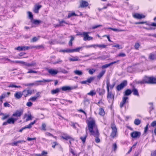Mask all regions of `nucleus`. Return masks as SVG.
<instances>
[{
    "instance_id": "obj_1",
    "label": "nucleus",
    "mask_w": 156,
    "mask_h": 156,
    "mask_svg": "<svg viewBox=\"0 0 156 156\" xmlns=\"http://www.w3.org/2000/svg\"><path fill=\"white\" fill-rule=\"evenodd\" d=\"M87 124L88 129L90 133V135L96 137L95 141L97 143H99L100 141V139L98 138L99 134L95 120H91L89 121Z\"/></svg>"
},
{
    "instance_id": "obj_2",
    "label": "nucleus",
    "mask_w": 156,
    "mask_h": 156,
    "mask_svg": "<svg viewBox=\"0 0 156 156\" xmlns=\"http://www.w3.org/2000/svg\"><path fill=\"white\" fill-rule=\"evenodd\" d=\"M148 83L150 84L156 83V78L153 77L146 76L141 82V83Z\"/></svg>"
},
{
    "instance_id": "obj_3",
    "label": "nucleus",
    "mask_w": 156,
    "mask_h": 156,
    "mask_svg": "<svg viewBox=\"0 0 156 156\" xmlns=\"http://www.w3.org/2000/svg\"><path fill=\"white\" fill-rule=\"evenodd\" d=\"M111 127L112 129L110 136L114 138L117 136V129L114 123H112L111 125Z\"/></svg>"
},
{
    "instance_id": "obj_4",
    "label": "nucleus",
    "mask_w": 156,
    "mask_h": 156,
    "mask_svg": "<svg viewBox=\"0 0 156 156\" xmlns=\"http://www.w3.org/2000/svg\"><path fill=\"white\" fill-rule=\"evenodd\" d=\"M52 80H44L43 79L42 80H38L35 81L34 83H27L25 85L26 86H33L34 85H36L37 86L39 85L40 84L38 83H39L41 82H50L52 81Z\"/></svg>"
},
{
    "instance_id": "obj_5",
    "label": "nucleus",
    "mask_w": 156,
    "mask_h": 156,
    "mask_svg": "<svg viewBox=\"0 0 156 156\" xmlns=\"http://www.w3.org/2000/svg\"><path fill=\"white\" fill-rule=\"evenodd\" d=\"M90 33V32H83L82 34H77V35H80L81 36H83V40L84 41H90L93 39L92 37L89 36L88 34Z\"/></svg>"
},
{
    "instance_id": "obj_6",
    "label": "nucleus",
    "mask_w": 156,
    "mask_h": 156,
    "mask_svg": "<svg viewBox=\"0 0 156 156\" xmlns=\"http://www.w3.org/2000/svg\"><path fill=\"white\" fill-rule=\"evenodd\" d=\"M37 47L34 46H23L20 47L19 46L16 49L19 51H25L30 49L33 48H37Z\"/></svg>"
},
{
    "instance_id": "obj_7",
    "label": "nucleus",
    "mask_w": 156,
    "mask_h": 156,
    "mask_svg": "<svg viewBox=\"0 0 156 156\" xmlns=\"http://www.w3.org/2000/svg\"><path fill=\"white\" fill-rule=\"evenodd\" d=\"M108 84L109 83L107 84V98L109 100H112L113 101L114 99V95L111 92L109 91Z\"/></svg>"
},
{
    "instance_id": "obj_8",
    "label": "nucleus",
    "mask_w": 156,
    "mask_h": 156,
    "mask_svg": "<svg viewBox=\"0 0 156 156\" xmlns=\"http://www.w3.org/2000/svg\"><path fill=\"white\" fill-rule=\"evenodd\" d=\"M140 135L141 133L140 132L136 131H134L130 134L131 137L134 139L139 138Z\"/></svg>"
},
{
    "instance_id": "obj_9",
    "label": "nucleus",
    "mask_w": 156,
    "mask_h": 156,
    "mask_svg": "<svg viewBox=\"0 0 156 156\" xmlns=\"http://www.w3.org/2000/svg\"><path fill=\"white\" fill-rule=\"evenodd\" d=\"M128 97L126 96H124L122 98V101L120 103V108H122L124 105L128 101Z\"/></svg>"
},
{
    "instance_id": "obj_10",
    "label": "nucleus",
    "mask_w": 156,
    "mask_h": 156,
    "mask_svg": "<svg viewBox=\"0 0 156 156\" xmlns=\"http://www.w3.org/2000/svg\"><path fill=\"white\" fill-rule=\"evenodd\" d=\"M127 84V82L126 80H124L119 85H118L116 87L117 90H120L126 86Z\"/></svg>"
},
{
    "instance_id": "obj_11",
    "label": "nucleus",
    "mask_w": 156,
    "mask_h": 156,
    "mask_svg": "<svg viewBox=\"0 0 156 156\" xmlns=\"http://www.w3.org/2000/svg\"><path fill=\"white\" fill-rule=\"evenodd\" d=\"M32 92L33 91L31 90H24L23 91L22 94V95H23L26 97L29 95H31L32 94Z\"/></svg>"
},
{
    "instance_id": "obj_12",
    "label": "nucleus",
    "mask_w": 156,
    "mask_h": 156,
    "mask_svg": "<svg viewBox=\"0 0 156 156\" xmlns=\"http://www.w3.org/2000/svg\"><path fill=\"white\" fill-rule=\"evenodd\" d=\"M48 73L51 75L54 76L57 74L58 72V71L57 69H50L48 70Z\"/></svg>"
},
{
    "instance_id": "obj_13",
    "label": "nucleus",
    "mask_w": 156,
    "mask_h": 156,
    "mask_svg": "<svg viewBox=\"0 0 156 156\" xmlns=\"http://www.w3.org/2000/svg\"><path fill=\"white\" fill-rule=\"evenodd\" d=\"M10 94V92H8L7 93L2 94L0 96V101L2 102H3V99L6 97H8Z\"/></svg>"
},
{
    "instance_id": "obj_14",
    "label": "nucleus",
    "mask_w": 156,
    "mask_h": 156,
    "mask_svg": "<svg viewBox=\"0 0 156 156\" xmlns=\"http://www.w3.org/2000/svg\"><path fill=\"white\" fill-rule=\"evenodd\" d=\"M42 6L39 4H36L35 5L34 9V13H38L39 12V10L41 7Z\"/></svg>"
},
{
    "instance_id": "obj_15",
    "label": "nucleus",
    "mask_w": 156,
    "mask_h": 156,
    "mask_svg": "<svg viewBox=\"0 0 156 156\" xmlns=\"http://www.w3.org/2000/svg\"><path fill=\"white\" fill-rule=\"evenodd\" d=\"M88 5V3L86 1H82L80 2V7L84 8L87 7Z\"/></svg>"
},
{
    "instance_id": "obj_16",
    "label": "nucleus",
    "mask_w": 156,
    "mask_h": 156,
    "mask_svg": "<svg viewBox=\"0 0 156 156\" xmlns=\"http://www.w3.org/2000/svg\"><path fill=\"white\" fill-rule=\"evenodd\" d=\"M133 17L135 18L141 19V18H144L145 16L142 14L135 13L133 15Z\"/></svg>"
},
{
    "instance_id": "obj_17",
    "label": "nucleus",
    "mask_w": 156,
    "mask_h": 156,
    "mask_svg": "<svg viewBox=\"0 0 156 156\" xmlns=\"http://www.w3.org/2000/svg\"><path fill=\"white\" fill-rule=\"evenodd\" d=\"M17 120V119L15 118H9L7 120L8 123V124H14L15 122V121H16Z\"/></svg>"
},
{
    "instance_id": "obj_18",
    "label": "nucleus",
    "mask_w": 156,
    "mask_h": 156,
    "mask_svg": "<svg viewBox=\"0 0 156 156\" xmlns=\"http://www.w3.org/2000/svg\"><path fill=\"white\" fill-rule=\"evenodd\" d=\"M22 95V94L21 92H16L14 94V96L15 97L18 99L20 98L21 97Z\"/></svg>"
},
{
    "instance_id": "obj_19",
    "label": "nucleus",
    "mask_w": 156,
    "mask_h": 156,
    "mask_svg": "<svg viewBox=\"0 0 156 156\" xmlns=\"http://www.w3.org/2000/svg\"><path fill=\"white\" fill-rule=\"evenodd\" d=\"M36 64L35 62H32L31 63H27L25 62V65L27 67H35Z\"/></svg>"
},
{
    "instance_id": "obj_20",
    "label": "nucleus",
    "mask_w": 156,
    "mask_h": 156,
    "mask_svg": "<svg viewBox=\"0 0 156 156\" xmlns=\"http://www.w3.org/2000/svg\"><path fill=\"white\" fill-rule=\"evenodd\" d=\"M22 114V112L20 111H16L15 113L13 114V116L20 117Z\"/></svg>"
},
{
    "instance_id": "obj_21",
    "label": "nucleus",
    "mask_w": 156,
    "mask_h": 156,
    "mask_svg": "<svg viewBox=\"0 0 156 156\" xmlns=\"http://www.w3.org/2000/svg\"><path fill=\"white\" fill-rule=\"evenodd\" d=\"M62 138L66 140H68L69 139H71L73 140H74V139L72 138L70 136L67 134H64L62 136Z\"/></svg>"
},
{
    "instance_id": "obj_22",
    "label": "nucleus",
    "mask_w": 156,
    "mask_h": 156,
    "mask_svg": "<svg viewBox=\"0 0 156 156\" xmlns=\"http://www.w3.org/2000/svg\"><path fill=\"white\" fill-rule=\"evenodd\" d=\"M98 113L101 116H104L105 114L104 110L102 108H101L99 109Z\"/></svg>"
},
{
    "instance_id": "obj_23",
    "label": "nucleus",
    "mask_w": 156,
    "mask_h": 156,
    "mask_svg": "<svg viewBox=\"0 0 156 156\" xmlns=\"http://www.w3.org/2000/svg\"><path fill=\"white\" fill-rule=\"evenodd\" d=\"M132 92V91L130 89L126 90L124 92V96H127L130 95Z\"/></svg>"
},
{
    "instance_id": "obj_24",
    "label": "nucleus",
    "mask_w": 156,
    "mask_h": 156,
    "mask_svg": "<svg viewBox=\"0 0 156 156\" xmlns=\"http://www.w3.org/2000/svg\"><path fill=\"white\" fill-rule=\"evenodd\" d=\"M106 47L107 45H105L104 44H95V49L97 47H98L100 49H102L104 48H106Z\"/></svg>"
},
{
    "instance_id": "obj_25",
    "label": "nucleus",
    "mask_w": 156,
    "mask_h": 156,
    "mask_svg": "<svg viewBox=\"0 0 156 156\" xmlns=\"http://www.w3.org/2000/svg\"><path fill=\"white\" fill-rule=\"evenodd\" d=\"M36 122V121L34 120V122H31L28 125L25 126V129H30L32 127V126Z\"/></svg>"
},
{
    "instance_id": "obj_26",
    "label": "nucleus",
    "mask_w": 156,
    "mask_h": 156,
    "mask_svg": "<svg viewBox=\"0 0 156 156\" xmlns=\"http://www.w3.org/2000/svg\"><path fill=\"white\" fill-rule=\"evenodd\" d=\"M69 60L71 61H76L80 60L79 59L78 57L76 56L73 57L72 58H69Z\"/></svg>"
},
{
    "instance_id": "obj_27",
    "label": "nucleus",
    "mask_w": 156,
    "mask_h": 156,
    "mask_svg": "<svg viewBox=\"0 0 156 156\" xmlns=\"http://www.w3.org/2000/svg\"><path fill=\"white\" fill-rule=\"evenodd\" d=\"M100 95H103L105 92V90L103 89L99 88L98 90Z\"/></svg>"
},
{
    "instance_id": "obj_28",
    "label": "nucleus",
    "mask_w": 156,
    "mask_h": 156,
    "mask_svg": "<svg viewBox=\"0 0 156 156\" xmlns=\"http://www.w3.org/2000/svg\"><path fill=\"white\" fill-rule=\"evenodd\" d=\"M6 60L8 61H11V62L16 63H20V64H24V65H25V62L23 61H11L9 59H7Z\"/></svg>"
},
{
    "instance_id": "obj_29",
    "label": "nucleus",
    "mask_w": 156,
    "mask_h": 156,
    "mask_svg": "<svg viewBox=\"0 0 156 156\" xmlns=\"http://www.w3.org/2000/svg\"><path fill=\"white\" fill-rule=\"evenodd\" d=\"M155 58H156L155 54H151L149 56V58L151 60L155 59Z\"/></svg>"
},
{
    "instance_id": "obj_30",
    "label": "nucleus",
    "mask_w": 156,
    "mask_h": 156,
    "mask_svg": "<svg viewBox=\"0 0 156 156\" xmlns=\"http://www.w3.org/2000/svg\"><path fill=\"white\" fill-rule=\"evenodd\" d=\"M105 70H102L101 72H100L98 75L97 76V77L98 79H100L105 74Z\"/></svg>"
},
{
    "instance_id": "obj_31",
    "label": "nucleus",
    "mask_w": 156,
    "mask_h": 156,
    "mask_svg": "<svg viewBox=\"0 0 156 156\" xmlns=\"http://www.w3.org/2000/svg\"><path fill=\"white\" fill-rule=\"evenodd\" d=\"M60 91V89L57 88L55 90H51V93L52 94H55L58 93Z\"/></svg>"
},
{
    "instance_id": "obj_32",
    "label": "nucleus",
    "mask_w": 156,
    "mask_h": 156,
    "mask_svg": "<svg viewBox=\"0 0 156 156\" xmlns=\"http://www.w3.org/2000/svg\"><path fill=\"white\" fill-rule=\"evenodd\" d=\"M62 90L63 91H66L67 90H71V88L69 86H64L62 87Z\"/></svg>"
},
{
    "instance_id": "obj_33",
    "label": "nucleus",
    "mask_w": 156,
    "mask_h": 156,
    "mask_svg": "<svg viewBox=\"0 0 156 156\" xmlns=\"http://www.w3.org/2000/svg\"><path fill=\"white\" fill-rule=\"evenodd\" d=\"M8 87L20 88L21 87L20 86H17L15 85L14 83H11L8 86Z\"/></svg>"
},
{
    "instance_id": "obj_34",
    "label": "nucleus",
    "mask_w": 156,
    "mask_h": 156,
    "mask_svg": "<svg viewBox=\"0 0 156 156\" xmlns=\"http://www.w3.org/2000/svg\"><path fill=\"white\" fill-rule=\"evenodd\" d=\"M82 47H79L77 48L74 49H71V52H79L80 51V50L81 49Z\"/></svg>"
},
{
    "instance_id": "obj_35",
    "label": "nucleus",
    "mask_w": 156,
    "mask_h": 156,
    "mask_svg": "<svg viewBox=\"0 0 156 156\" xmlns=\"http://www.w3.org/2000/svg\"><path fill=\"white\" fill-rule=\"evenodd\" d=\"M108 29H111V30L116 32H121V31H125V30H120L115 28H112L111 27L108 28Z\"/></svg>"
},
{
    "instance_id": "obj_36",
    "label": "nucleus",
    "mask_w": 156,
    "mask_h": 156,
    "mask_svg": "<svg viewBox=\"0 0 156 156\" xmlns=\"http://www.w3.org/2000/svg\"><path fill=\"white\" fill-rule=\"evenodd\" d=\"M74 73L76 75L80 76L83 73L81 71L76 70L74 71Z\"/></svg>"
},
{
    "instance_id": "obj_37",
    "label": "nucleus",
    "mask_w": 156,
    "mask_h": 156,
    "mask_svg": "<svg viewBox=\"0 0 156 156\" xmlns=\"http://www.w3.org/2000/svg\"><path fill=\"white\" fill-rule=\"evenodd\" d=\"M83 102L85 105H88L90 104V101L89 99L87 98H85L83 101Z\"/></svg>"
},
{
    "instance_id": "obj_38",
    "label": "nucleus",
    "mask_w": 156,
    "mask_h": 156,
    "mask_svg": "<svg viewBox=\"0 0 156 156\" xmlns=\"http://www.w3.org/2000/svg\"><path fill=\"white\" fill-rule=\"evenodd\" d=\"M141 123V121L138 119H136L134 121V123L136 125H139Z\"/></svg>"
},
{
    "instance_id": "obj_39",
    "label": "nucleus",
    "mask_w": 156,
    "mask_h": 156,
    "mask_svg": "<svg viewBox=\"0 0 156 156\" xmlns=\"http://www.w3.org/2000/svg\"><path fill=\"white\" fill-rule=\"evenodd\" d=\"M60 52H62L63 53H69L71 52V49H66L64 50H62L60 51Z\"/></svg>"
},
{
    "instance_id": "obj_40",
    "label": "nucleus",
    "mask_w": 156,
    "mask_h": 156,
    "mask_svg": "<svg viewBox=\"0 0 156 156\" xmlns=\"http://www.w3.org/2000/svg\"><path fill=\"white\" fill-rule=\"evenodd\" d=\"M59 24L58 25H56L55 27H58L60 26H63L64 25L63 24V23L67 24V23L64 21L62 20L59 22Z\"/></svg>"
},
{
    "instance_id": "obj_41",
    "label": "nucleus",
    "mask_w": 156,
    "mask_h": 156,
    "mask_svg": "<svg viewBox=\"0 0 156 156\" xmlns=\"http://www.w3.org/2000/svg\"><path fill=\"white\" fill-rule=\"evenodd\" d=\"M132 91L133 92V94L134 95H136L137 96H139L138 91L136 89H133V90Z\"/></svg>"
},
{
    "instance_id": "obj_42",
    "label": "nucleus",
    "mask_w": 156,
    "mask_h": 156,
    "mask_svg": "<svg viewBox=\"0 0 156 156\" xmlns=\"http://www.w3.org/2000/svg\"><path fill=\"white\" fill-rule=\"evenodd\" d=\"M41 22V21L39 20H34L32 21V23L35 25H38Z\"/></svg>"
},
{
    "instance_id": "obj_43",
    "label": "nucleus",
    "mask_w": 156,
    "mask_h": 156,
    "mask_svg": "<svg viewBox=\"0 0 156 156\" xmlns=\"http://www.w3.org/2000/svg\"><path fill=\"white\" fill-rule=\"evenodd\" d=\"M96 94V92L94 90H91L90 91V92L89 93H88L87 94V95L91 96H93L94 95H95Z\"/></svg>"
},
{
    "instance_id": "obj_44",
    "label": "nucleus",
    "mask_w": 156,
    "mask_h": 156,
    "mask_svg": "<svg viewBox=\"0 0 156 156\" xmlns=\"http://www.w3.org/2000/svg\"><path fill=\"white\" fill-rule=\"evenodd\" d=\"M95 77H91L87 79V82L88 83H90L94 79Z\"/></svg>"
},
{
    "instance_id": "obj_45",
    "label": "nucleus",
    "mask_w": 156,
    "mask_h": 156,
    "mask_svg": "<svg viewBox=\"0 0 156 156\" xmlns=\"http://www.w3.org/2000/svg\"><path fill=\"white\" fill-rule=\"evenodd\" d=\"M87 137V135H86L83 136H81L80 137V139L82 140L83 143H84L85 142Z\"/></svg>"
},
{
    "instance_id": "obj_46",
    "label": "nucleus",
    "mask_w": 156,
    "mask_h": 156,
    "mask_svg": "<svg viewBox=\"0 0 156 156\" xmlns=\"http://www.w3.org/2000/svg\"><path fill=\"white\" fill-rule=\"evenodd\" d=\"M70 37H71V39L69 42V46H71L72 45V41L74 40V38L73 36H71Z\"/></svg>"
},
{
    "instance_id": "obj_47",
    "label": "nucleus",
    "mask_w": 156,
    "mask_h": 156,
    "mask_svg": "<svg viewBox=\"0 0 156 156\" xmlns=\"http://www.w3.org/2000/svg\"><path fill=\"white\" fill-rule=\"evenodd\" d=\"M27 116V118L26 119V122H27L29 120H32V116L31 115H25V116Z\"/></svg>"
},
{
    "instance_id": "obj_48",
    "label": "nucleus",
    "mask_w": 156,
    "mask_h": 156,
    "mask_svg": "<svg viewBox=\"0 0 156 156\" xmlns=\"http://www.w3.org/2000/svg\"><path fill=\"white\" fill-rule=\"evenodd\" d=\"M37 97H36L35 96H34L33 97H31L30 99L29 100V101H35L37 99Z\"/></svg>"
},
{
    "instance_id": "obj_49",
    "label": "nucleus",
    "mask_w": 156,
    "mask_h": 156,
    "mask_svg": "<svg viewBox=\"0 0 156 156\" xmlns=\"http://www.w3.org/2000/svg\"><path fill=\"white\" fill-rule=\"evenodd\" d=\"M26 69H28L29 70V71L27 72V73H37V72L36 71H34L32 70V69H27V67H26Z\"/></svg>"
},
{
    "instance_id": "obj_50",
    "label": "nucleus",
    "mask_w": 156,
    "mask_h": 156,
    "mask_svg": "<svg viewBox=\"0 0 156 156\" xmlns=\"http://www.w3.org/2000/svg\"><path fill=\"white\" fill-rule=\"evenodd\" d=\"M86 48H89L93 47L95 49V44L86 45L85 47Z\"/></svg>"
},
{
    "instance_id": "obj_51",
    "label": "nucleus",
    "mask_w": 156,
    "mask_h": 156,
    "mask_svg": "<svg viewBox=\"0 0 156 156\" xmlns=\"http://www.w3.org/2000/svg\"><path fill=\"white\" fill-rule=\"evenodd\" d=\"M117 146L116 144H113L112 145V148L114 151H115L117 150Z\"/></svg>"
},
{
    "instance_id": "obj_52",
    "label": "nucleus",
    "mask_w": 156,
    "mask_h": 156,
    "mask_svg": "<svg viewBox=\"0 0 156 156\" xmlns=\"http://www.w3.org/2000/svg\"><path fill=\"white\" fill-rule=\"evenodd\" d=\"M46 125L45 123H43L42 124V130L45 131L46 130Z\"/></svg>"
},
{
    "instance_id": "obj_53",
    "label": "nucleus",
    "mask_w": 156,
    "mask_h": 156,
    "mask_svg": "<svg viewBox=\"0 0 156 156\" xmlns=\"http://www.w3.org/2000/svg\"><path fill=\"white\" fill-rule=\"evenodd\" d=\"M96 70L94 69H90L89 70V73L90 74L92 75V74Z\"/></svg>"
},
{
    "instance_id": "obj_54",
    "label": "nucleus",
    "mask_w": 156,
    "mask_h": 156,
    "mask_svg": "<svg viewBox=\"0 0 156 156\" xmlns=\"http://www.w3.org/2000/svg\"><path fill=\"white\" fill-rule=\"evenodd\" d=\"M27 13L29 18L30 19H32L33 18V16L32 13L30 12H28Z\"/></svg>"
},
{
    "instance_id": "obj_55",
    "label": "nucleus",
    "mask_w": 156,
    "mask_h": 156,
    "mask_svg": "<svg viewBox=\"0 0 156 156\" xmlns=\"http://www.w3.org/2000/svg\"><path fill=\"white\" fill-rule=\"evenodd\" d=\"M76 15L74 12H72L71 13H69L68 15V18H70V17L73 16H76Z\"/></svg>"
},
{
    "instance_id": "obj_56",
    "label": "nucleus",
    "mask_w": 156,
    "mask_h": 156,
    "mask_svg": "<svg viewBox=\"0 0 156 156\" xmlns=\"http://www.w3.org/2000/svg\"><path fill=\"white\" fill-rule=\"evenodd\" d=\"M149 104L150 105V107L149 108V111L150 112H151L153 109L154 107L152 103H150Z\"/></svg>"
},
{
    "instance_id": "obj_57",
    "label": "nucleus",
    "mask_w": 156,
    "mask_h": 156,
    "mask_svg": "<svg viewBox=\"0 0 156 156\" xmlns=\"http://www.w3.org/2000/svg\"><path fill=\"white\" fill-rule=\"evenodd\" d=\"M140 46V45L139 43H136L135 44L134 47L136 49H137L139 48Z\"/></svg>"
},
{
    "instance_id": "obj_58",
    "label": "nucleus",
    "mask_w": 156,
    "mask_h": 156,
    "mask_svg": "<svg viewBox=\"0 0 156 156\" xmlns=\"http://www.w3.org/2000/svg\"><path fill=\"white\" fill-rule=\"evenodd\" d=\"M110 66L111 65H110V63L108 64H106L102 66L101 67L103 69V68H107L109 66Z\"/></svg>"
},
{
    "instance_id": "obj_59",
    "label": "nucleus",
    "mask_w": 156,
    "mask_h": 156,
    "mask_svg": "<svg viewBox=\"0 0 156 156\" xmlns=\"http://www.w3.org/2000/svg\"><path fill=\"white\" fill-rule=\"evenodd\" d=\"M71 126H72L74 128H76L77 126H78V125L76 123H74L72 122L71 123Z\"/></svg>"
},
{
    "instance_id": "obj_60",
    "label": "nucleus",
    "mask_w": 156,
    "mask_h": 156,
    "mask_svg": "<svg viewBox=\"0 0 156 156\" xmlns=\"http://www.w3.org/2000/svg\"><path fill=\"white\" fill-rule=\"evenodd\" d=\"M38 40V38L36 37H33L31 40V42H35L36 41Z\"/></svg>"
},
{
    "instance_id": "obj_61",
    "label": "nucleus",
    "mask_w": 156,
    "mask_h": 156,
    "mask_svg": "<svg viewBox=\"0 0 156 156\" xmlns=\"http://www.w3.org/2000/svg\"><path fill=\"white\" fill-rule=\"evenodd\" d=\"M33 105V103L29 101L26 104V105L28 107H31Z\"/></svg>"
},
{
    "instance_id": "obj_62",
    "label": "nucleus",
    "mask_w": 156,
    "mask_h": 156,
    "mask_svg": "<svg viewBox=\"0 0 156 156\" xmlns=\"http://www.w3.org/2000/svg\"><path fill=\"white\" fill-rule=\"evenodd\" d=\"M151 126L152 127L156 126V121H153L151 124Z\"/></svg>"
},
{
    "instance_id": "obj_63",
    "label": "nucleus",
    "mask_w": 156,
    "mask_h": 156,
    "mask_svg": "<svg viewBox=\"0 0 156 156\" xmlns=\"http://www.w3.org/2000/svg\"><path fill=\"white\" fill-rule=\"evenodd\" d=\"M52 144V147L54 148L55 147V146L58 145V144L56 142H54Z\"/></svg>"
},
{
    "instance_id": "obj_64",
    "label": "nucleus",
    "mask_w": 156,
    "mask_h": 156,
    "mask_svg": "<svg viewBox=\"0 0 156 156\" xmlns=\"http://www.w3.org/2000/svg\"><path fill=\"white\" fill-rule=\"evenodd\" d=\"M156 150L154 152L151 153V156H156Z\"/></svg>"
}]
</instances>
